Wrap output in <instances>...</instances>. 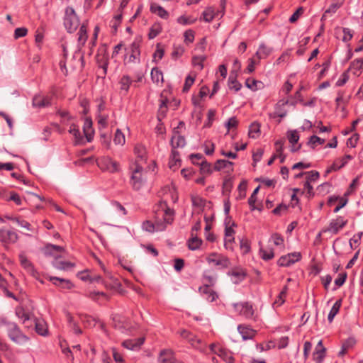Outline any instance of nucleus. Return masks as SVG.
I'll return each mask as SVG.
<instances>
[{
	"label": "nucleus",
	"mask_w": 363,
	"mask_h": 363,
	"mask_svg": "<svg viewBox=\"0 0 363 363\" xmlns=\"http://www.w3.org/2000/svg\"><path fill=\"white\" fill-rule=\"evenodd\" d=\"M68 131L74 136L75 143L77 144L82 143L83 137L81 135L78 126H77L74 123H72Z\"/></svg>",
	"instance_id": "ea45409f"
},
{
	"label": "nucleus",
	"mask_w": 363,
	"mask_h": 363,
	"mask_svg": "<svg viewBox=\"0 0 363 363\" xmlns=\"http://www.w3.org/2000/svg\"><path fill=\"white\" fill-rule=\"evenodd\" d=\"M120 89L121 91L128 93L130 86L133 83V80L128 75H123L119 80Z\"/></svg>",
	"instance_id": "c9c22d12"
},
{
	"label": "nucleus",
	"mask_w": 363,
	"mask_h": 363,
	"mask_svg": "<svg viewBox=\"0 0 363 363\" xmlns=\"http://www.w3.org/2000/svg\"><path fill=\"white\" fill-rule=\"evenodd\" d=\"M199 290L203 298L209 302L216 301L218 297L216 292L214 291L208 284H204L199 287Z\"/></svg>",
	"instance_id": "f3484780"
},
{
	"label": "nucleus",
	"mask_w": 363,
	"mask_h": 363,
	"mask_svg": "<svg viewBox=\"0 0 363 363\" xmlns=\"http://www.w3.org/2000/svg\"><path fill=\"white\" fill-rule=\"evenodd\" d=\"M15 313L16 316L22 320L23 323L29 320L28 314L25 311L24 308L21 306H18L16 308Z\"/></svg>",
	"instance_id": "680f3d73"
},
{
	"label": "nucleus",
	"mask_w": 363,
	"mask_h": 363,
	"mask_svg": "<svg viewBox=\"0 0 363 363\" xmlns=\"http://www.w3.org/2000/svg\"><path fill=\"white\" fill-rule=\"evenodd\" d=\"M62 251H63V248L58 245L49 244L45 247V253L55 257V259L52 262V266L55 269L64 271L72 269L74 267V263L61 261L57 259V253Z\"/></svg>",
	"instance_id": "7ed1b4c3"
},
{
	"label": "nucleus",
	"mask_w": 363,
	"mask_h": 363,
	"mask_svg": "<svg viewBox=\"0 0 363 363\" xmlns=\"http://www.w3.org/2000/svg\"><path fill=\"white\" fill-rule=\"evenodd\" d=\"M216 354L227 363L234 362V357H233L232 353L223 347H219L218 349Z\"/></svg>",
	"instance_id": "2f4dec72"
},
{
	"label": "nucleus",
	"mask_w": 363,
	"mask_h": 363,
	"mask_svg": "<svg viewBox=\"0 0 363 363\" xmlns=\"http://www.w3.org/2000/svg\"><path fill=\"white\" fill-rule=\"evenodd\" d=\"M64 25L69 33L74 32L79 26V20L74 9L68 6L65 9Z\"/></svg>",
	"instance_id": "423d86ee"
},
{
	"label": "nucleus",
	"mask_w": 363,
	"mask_h": 363,
	"mask_svg": "<svg viewBox=\"0 0 363 363\" xmlns=\"http://www.w3.org/2000/svg\"><path fill=\"white\" fill-rule=\"evenodd\" d=\"M103 284L106 288L110 289H117L121 286V283L119 280L114 277L112 278V279L110 280V282L103 281Z\"/></svg>",
	"instance_id": "338daca9"
},
{
	"label": "nucleus",
	"mask_w": 363,
	"mask_h": 363,
	"mask_svg": "<svg viewBox=\"0 0 363 363\" xmlns=\"http://www.w3.org/2000/svg\"><path fill=\"white\" fill-rule=\"evenodd\" d=\"M187 340L194 347L202 352L206 350V345L203 344L201 340L197 338L194 335L192 334V336H189V338H187Z\"/></svg>",
	"instance_id": "a19ab883"
},
{
	"label": "nucleus",
	"mask_w": 363,
	"mask_h": 363,
	"mask_svg": "<svg viewBox=\"0 0 363 363\" xmlns=\"http://www.w3.org/2000/svg\"><path fill=\"white\" fill-rule=\"evenodd\" d=\"M301 259V254L298 252L281 256L277 261L279 267H289Z\"/></svg>",
	"instance_id": "9b49d317"
},
{
	"label": "nucleus",
	"mask_w": 363,
	"mask_h": 363,
	"mask_svg": "<svg viewBox=\"0 0 363 363\" xmlns=\"http://www.w3.org/2000/svg\"><path fill=\"white\" fill-rule=\"evenodd\" d=\"M97 164L100 169L111 173L118 172L121 170L119 162L108 157L99 159Z\"/></svg>",
	"instance_id": "0eeeda50"
},
{
	"label": "nucleus",
	"mask_w": 363,
	"mask_h": 363,
	"mask_svg": "<svg viewBox=\"0 0 363 363\" xmlns=\"http://www.w3.org/2000/svg\"><path fill=\"white\" fill-rule=\"evenodd\" d=\"M145 338L129 339L122 342V346L130 350H138L144 343Z\"/></svg>",
	"instance_id": "412c9836"
},
{
	"label": "nucleus",
	"mask_w": 363,
	"mask_h": 363,
	"mask_svg": "<svg viewBox=\"0 0 363 363\" xmlns=\"http://www.w3.org/2000/svg\"><path fill=\"white\" fill-rule=\"evenodd\" d=\"M206 60V56L203 55H198V56H194L192 57L191 63L192 65L196 67H199L200 70L203 69V62Z\"/></svg>",
	"instance_id": "3c124183"
},
{
	"label": "nucleus",
	"mask_w": 363,
	"mask_h": 363,
	"mask_svg": "<svg viewBox=\"0 0 363 363\" xmlns=\"http://www.w3.org/2000/svg\"><path fill=\"white\" fill-rule=\"evenodd\" d=\"M150 11L152 13L156 14L162 19L167 20L169 18V12L157 3H152L150 4Z\"/></svg>",
	"instance_id": "5701e85b"
},
{
	"label": "nucleus",
	"mask_w": 363,
	"mask_h": 363,
	"mask_svg": "<svg viewBox=\"0 0 363 363\" xmlns=\"http://www.w3.org/2000/svg\"><path fill=\"white\" fill-rule=\"evenodd\" d=\"M204 152L207 155H211L214 152L215 144L210 140L206 141L203 144Z\"/></svg>",
	"instance_id": "774afa93"
},
{
	"label": "nucleus",
	"mask_w": 363,
	"mask_h": 363,
	"mask_svg": "<svg viewBox=\"0 0 363 363\" xmlns=\"http://www.w3.org/2000/svg\"><path fill=\"white\" fill-rule=\"evenodd\" d=\"M259 255L262 259L268 261L274 258V253L272 248L260 249Z\"/></svg>",
	"instance_id": "13d9d810"
},
{
	"label": "nucleus",
	"mask_w": 363,
	"mask_h": 363,
	"mask_svg": "<svg viewBox=\"0 0 363 363\" xmlns=\"http://www.w3.org/2000/svg\"><path fill=\"white\" fill-rule=\"evenodd\" d=\"M84 133L88 142L91 141L94 135V130L92 128V121L90 118H86L84 122L83 126Z\"/></svg>",
	"instance_id": "c756f323"
},
{
	"label": "nucleus",
	"mask_w": 363,
	"mask_h": 363,
	"mask_svg": "<svg viewBox=\"0 0 363 363\" xmlns=\"http://www.w3.org/2000/svg\"><path fill=\"white\" fill-rule=\"evenodd\" d=\"M1 322L7 325L8 336L11 341L22 345L29 340V337L22 333L15 323L8 322L6 320H2Z\"/></svg>",
	"instance_id": "20e7f679"
},
{
	"label": "nucleus",
	"mask_w": 363,
	"mask_h": 363,
	"mask_svg": "<svg viewBox=\"0 0 363 363\" xmlns=\"http://www.w3.org/2000/svg\"><path fill=\"white\" fill-rule=\"evenodd\" d=\"M50 104V99L48 96L38 95L33 99V106L37 108L48 106Z\"/></svg>",
	"instance_id": "cd10ccee"
},
{
	"label": "nucleus",
	"mask_w": 363,
	"mask_h": 363,
	"mask_svg": "<svg viewBox=\"0 0 363 363\" xmlns=\"http://www.w3.org/2000/svg\"><path fill=\"white\" fill-rule=\"evenodd\" d=\"M18 240V235L13 230L0 229V242L5 244L15 243Z\"/></svg>",
	"instance_id": "4468645a"
},
{
	"label": "nucleus",
	"mask_w": 363,
	"mask_h": 363,
	"mask_svg": "<svg viewBox=\"0 0 363 363\" xmlns=\"http://www.w3.org/2000/svg\"><path fill=\"white\" fill-rule=\"evenodd\" d=\"M134 152L137 156L138 163L140 162H145L147 159V152L145 146L142 145H136L134 148Z\"/></svg>",
	"instance_id": "72a5a7b5"
},
{
	"label": "nucleus",
	"mask_w": 363,
	"mask_h": 363,
	"mask_svg": "<svg viewBox=\"0 0 363 363\" xmlns=\"http://www.w3.org/2000/svg\"><path fill=\"white\" fill-rule=\"evenodd\" d=\"M341 6L338 4H337L335 2H333L330 6L328 7V9H327L324 13L323 14L321 18H320V21L322 22H324L325 21L328 15H330L332 16L333 14H334L335 13H336V11H337V9L339 8H340Z\"/></svg>",
	"instance_id": "c03bdc74"
},
{
	"label": "nucleus",
	"mask_w": 363,
	"mask_h": 363,
	"mask_svg": "<svg viewBox=\"0 0 363 363\" xmlns=\"http://www.w3.org/2000/svg\"><path fill=\"white\" fill-rule=\"evenodd\" d=\"M162 25L160 22L154 23L150 28L149 33L147 34L148 38L150 40L155 38L158 35H160L162 33Z\"/></svg>",
	"instance_id": "7c9ffc66"
},
{
	"label": "nucleus",
	"mask_w": 363,
	"mask_h": 363,
	"mask_svg": "<svg viewBox=\"0 0 363 363\" xmlns=\"http://www.w3.org/2000/svg\"><path fill=\"white\" fill-rule=\"evenodd\" d=\"M288 103L289 101L285 100L279 101L274 106V111L273 113H269V117L272 118H275L277 117L284 118L287 114V111L285 108V106Z\"/></svg>",
	"instance_id": "dca6fc26"
},
{
	"label": "nucleus",
	"mask_w": 363,
	"mask_h": 363,
	"mask_svg": "<svg viewBox=\"0 0 363 363\" xmlns=\"http://www.w3.org/2000/svg\"><path fill=\"white\" fill-rule=\"evenodd\" d=\"M35 328L36 333L42 336L48 335V325L44 320L36 319L35 321Z\"/></svg>",
	"instance_id": "473e14b6"
},
{
	"label": "nucleus",
	"mask_w": 363,
	"mask_h": 363,
	"mask_svg": "<svg viewBox=\"0 0 363 363\" xmlns=\"http://www.w3.org/2000/svg\"><path fill=\"white\" fill-rule=\"evenodd\" d=\"M276 153L279 158H280V162L282 163L284 162L286 156L283 155L284 151V141L282 140H279L275 142L274 144Z\"/></svg>",
	"instance_id": "a18cd8bd"
},
{
	"label": "nucleus",
	"mask_w": 363,
	"mask_h": 363,
	"mask_svg": "<svg viewBox=\"0 0 363 363\" xmlns=\"http://www.w3.org/2000/svg\"><path fill=\"white\" fill-rule=\"evenodd\" d=\"M238 330L243 340H252L257 334L255 330L246 325H239Z\"/></svg>",
	"instance_id": "6ab92c4d"
},
{
	"label": "nucleus",
	"mask_w": 363,
	"mask_h": 363,
	"mask_svg": "<svg viewBox=\"0 0 363 363\" xmlns=\"http://www.w3.org/2000/svg\"><path fill=\"white\" fill-rule=\"evenodd\" d=\"M185 125L183 121H180L179 123V125L174 129L173 135L171 138V145L172 150H175L178 147H183L186 145V140L184 136L181 135L178 131V129L180 127H184Z\"/></svg>",
	"instance_id": "9d476101"
},
{
	"label": "nucleus",
	"mask_w": 363,
	"mask_h": 363,
	"mask_svg": "<svg viewBox=\"0 0 363 363\" xmlns=\"http://www.w3.org/2000/svg\"><path fill=\"white\" fill-rule=\"evenodd\" d=\"M113 325L118 329L122 333H128L130 330V323L124 317L119 315L113 316Z\"/></svg>",
	"instance_id": "ddd939ff"
},
{
	"label": "nucleus",
	"mask_w": 363,
	"mask_h": 363,
	"mask_svg": "<svg viewBox=\"0 0 363 363\" xmlns=\"http://www.w3.org/2000/svg\"><path fill=\"white\" fill-rule=\"evenodd\" d=\"M232 281L234 283H238L242 281L245 277V273L242 270L234 269L229 272Z\"/></svg>",
	"instance_id": "37998d69"
},
{
	"label": "nucleus",
	"mask_w": 363,
	"mask_h": 363,
	"mask_svg": "<svg viewBox=\"0 0 363 363\" xmlns=\"http://www.w3.org/2000/svg\"><path fill=\"white\" fill-rule=\"evenodd\" d=\"M131 173L130 184L135 190H139L146 182L145 173L143 167L135 161L130 165Z\"/></svg>",
	"instance_id": "f03ea898"
},
{
	"label": "nucleus",
	"mask_w": 363,
	"mask_h": 363,
	"mask_svg": "<svg viewBox=\"0 0 363 363\" xmlns=\"http://www.w3.org/2000/svg\"><path fill=\"white\" fill-rule=\"evenodd\" d=\"M108 115L106 113H98L96 121L99 128H106L108 125Z\"/></svg>",
	"instance_id": "864d4df0"
},
{
	"label": "nucleus",
	"mask_w": 363,
	"mask_h": 363,
	"mask_svg": "<svg viewBox=\"0 0 363 363\" xmlns=\"http://www.w3.org/2000/svg\"><path fill=\"white\" fill-rule=\"evenodd\" d=\"M199 166L201 174H211L214 169V167H212L211 164L207 162L206 160H203L201 162Z\"/></svg>",
	"instance_id": "09e8293b"
},
{
	"label": "nucleus",
	"mask_w": 363,
	"mask_h": 363,
	"mask_svg": "<svg viewBox=\"0 0 363 363\" xmlns=\"http://www.w3.org/2000/svg\"><path fill=\"white\" fill-rule=\"evenodd\" d=\"M342 306V299H338L333 304L332 308L330 309L328 315V320L330 323H332L335 315L338 313L340 308Z\"/></svg>",
	"instance_id": "58836bf2"
},
{
	"label": "nucleus",
	"mask_w": 363,
	"mask_h": 363,
	"mask_svg": "<svg viewBox=\"0 0 363 363\" xmlns=\"http://www.w3.org/2000/svg\"><path fill=\"white\" fill-rule=\"evenodd\" d=\"M354 157L350 155H345L341 158H337L335 160L337 162V169H340L344 167L350 161L352 160Z\"/></svg>",
	"instance_id": "5fc2aeb1"
},
{
	"label": "nucleus",
	"mask_w": 363,
	"mask_h": 363,
	"mask_svg": "<svg viewBox=\"0 0 363 363\" xmlns=\"http://www.w3.org/2000/svg\"><path fill=\"white\" fill-rule=\"evenodd\" d=\"M324 143L325 140L316 135H312L307 143L308 145L313 149H314L318 145H323Z\"/></svg>",
	"instance_id": "bf43d9fd"
},
{
	"label": "nucleus",
	"mask_w": 363,
	"mask_h": 363,
	"mask_svg": "<svg viewBox=\"0 0 363 363\" xmlns=\"http://www.w3.org/2000/svg\"><path fill=\"white\" fill-rule=\"evenodd\" d=\"M233 162L226 160H218L214 164V170L225 169L227 173L230 174L233 172Z\"/></svg>",
	"instance_id": "b1692460"
},
{
	"label": "nucleus",
	"mask_w": 363,
	"mask_h": 363,
	"mask_svg": "<svg viewBox=\"0 0 363 363\" xmlns=\"http://www.w3.org/2000/svg\"><path fill=\"white\" fill-rule=\"evenodd\" d=\"M175 360L174 352L169 349L161 350L157 359L158 363H175Z\"/></svg>",
	"instance_id": "aec40b11"
},
{
	"label": "nucleus",
	"mask_w": 363,
	"mask_h": 363,
	"mask_svg": "<svg viewBox=\"0 0 363 363\" xmlns=\"http://www.w3.org/2000/svg\"><path fill=\"white\" fill-rule=\"evenodd\" d=\"M235 311L240 315L244 317L247 320H252L256 321L257 320V315L252 303L249 302H240L233 304Z\"/></svg>",
	"instance_id": "39448f33"
},
{
	"label": "nucleus",
	"mask_w": 363,
	"mask_h": 363,
	"mask_svg": "<svg viewBox=\"0 0 363 363\" xmlns=\"http://www.w3.org/2000/svg\"><path fill=\"white\" fill-rule=\"evenodd\" d=\"M273 51V48L267 46L264 43H262L259 45L256 53L255 56L257 59L262 60L268 57Z\"/></svg>",
	"instance_id": "bb28decb"
},
{
	"label": "nucleus",
	"mask_w": 363,
	"mask_h": 363,
	"mask_svg": "<svg viewBox=\"0 0 363 363\" xmlns=\"http://www.w3.org/2000/svg\"><path fill=\"white\" fill-rule=\"evenodd\" d=\"M206 261L209 264L218 267L220 269L227 268L230 264L229 259L219 253H211L206 257Z\"/></svg>",
	"instance_id": "1a4fd4ad"
},
{
	"label": "nucleus",
	"mask_w": 363,
	"mask_h": 363,
	"mask_svg": "<svg viewBox=\"0 0 363 363\" xmlns=\"http://www.w3.org/2000/svg\"><path fill=\"white\" fill-rule=\"evenodd\" d=\"M287 138L289 143L291 144L290 150L292 152L298 151L301 147V144H297L299 140V134L297 130H293L288 131Z\"/></svg>",
	"instance_id": "a211bd4d"
},
{
	"label": "nucleus",
	"mask_w": 363,
	"mask_h": 363,
	"mask_svg": "<svg viewBox=\"0 0 363 363\" xmlns=\"http://www.w3.org/2000/svg\"><path fill=\"white\" fill-rule=\"evenodd\" d=\"M77 35H78V39H77L78 47L79 48H81L82 47H83L85 45L87 38H88L87 29H86V26L85 25H82L80 27Z\"/></svg>",
	"instance_id": "f704fd0d"
},
{
	"label": "nucleus",
	"mask_w": 363,
	"mask_h": 363,
	"mask_svg": "<svg viewBox=\"0 0 363 363\" xmlns=\"http://www.w3.org/2000/svg\"><path fill=\"white\" fill-rule=\"evenodd\" d=\"M174 211L173 209L167 207L164 210L157 212V220L155 223L146 220L143 222L142 228L144 230L153 233L155 231H162L166 229L167 225L174 220Z\"/></svg>",
	"instance_id": "f257e3e1"
},
{
	"label": "nucleus",
	"mask_w": 363,
	"mask_h": 363,
	"mask_svg": "<svg viewBox=\"0 0 363 363\" xmlns=\"http://www.w3.org/2000/svg\"><path fill=\"white\" fill-rule=\"evenodd\" d=\"M187 244L189 250H196L201 247L202 240L197 237H193L188 240Z\"/></svg>",
	"instance_id": "6e6d98bb"
},
{
	"label": "nucleus",
	"mask_w": 363,
	"mask_h": 363,
	"mask_svg": "<svg viewBox=\"0 0 363 363\" xmlns=\"http://www.w3.org/2000/svg\"><path fill=\"white\" fill-rule=\"evenodd\" d=\"M195 75L192 76L191 74L188 75L185 79V82L183 87V91L186 92L188 91L191 86L194 84L195 82Z\"/></svg>",
	"instance_id": "69168bd1"
},
{
	"label": "nucleus",
	"mask_w": 363,
	"mask_h": 363,
	"mask_svg": "<svg viewBox=\"0 0 363 363\" xmlns=\"http://www.w3.org/2000/svg\"><path fill=\"white\" fill-rule=\"evenodd\" d=\"M185 52V49L182 45H174L172 52V57L174 60L182 57Z\"/></svg>",
	"instance_id": "0e129e2a"
},
{
	"label": "nucleus",
	"mask_w": 363,
	"mask_h": 363,
	"mask_svg": "<svg viewBox=\"0 0 363 363\" xmlns=\"http://www.w3.org/2000/svg\"><path fill=\"white\" fill-rule=\"evenodd\" d=\"M111 208L113 211L116 212L119 216H125L127 214V211L125 208L118 201H112L111 203Z\"/></svg>",
	"instance_id": "4d7b16f0"
},
{
	"label": "nucleus",
	"mask_w": 363,
	"mask_h": 363,
	"mask_svg": "<svg viewBox=\"0 0 363 363\" xmlns=\"http://www.w3.org/2000/svg\"><path fill=\"white\" fill-rule=\"evenodd\" d=\"M335 35L338 38L342 33V40L345 43L350 42L353 37V31L349 28L337 27L335 29Z\"/></svg>",
	"instance_id": "a878e982"
},
{
	"label": "nucleus",
	"mask_w": 363,
	"mask_h": 363,
	"mask_svg": "<svg viewBox=\"0 0 363 363\" xmlns=\"http://www.w3.org/2000/svg\"><path fill=\"white\" fill-rule=\"evenodd\" d=\"M150 74L154 83L159 84L163 82V74L158 68H152Z\"/></svg>",
	"instance_id": "de8ad7c7"
},
{
	"label": "nucleus",
	"mask_w": 363,
	"mask_h": 363,
	"mask_svg": "<svg viewBox=\"0 0 363 363\" xmlns=\"http://www.w3.org/2000/svg\"><path fill=\"white\" fill-rule=\"evenodd\" d=\"M326 354V348L323 346V340H320L313 352V359L315 363H322Z\"/></svg>",
	"instance_id": "2eb2a0df"
},
{
	"label": "nucleus",
	"mask_w": 363,
	"mask_h": 363,
	"mask_svg": "<svg viewBox=\"0 0 363 363\" xmlns=\"http://www.w3.org/2000/svg\"><path fill=\"white\" fill-rule=\"evenodd\" d=\"M49 280L55 286L62 289H71L74 285L69 279H65L57 277H50Z\"/></svg>",
	"instance_id": "4be33fe9"
},
{
	"label": "nucleus",
	"mask_w": 363,
	"mask_h": 363,
	"mask_svg": "<svg viewBox=\"0 0 363 363\" xmlns=\"http://www.w3.org/2000/svg\"><path fill=\"white\" fill-rule=\"evenodd\" d=\"M339 199L338 205L335 208L334 213H337L342 208H343L347 203V199L344 198H338L336 196H331L328 199V203L332 204L333 202L337 201Z\"/></svg>",
	"instance_id": "49530a36"
},
{
	"label": "nucleus",
	"mask_w": 363,
	"mask_h": 363,
	"mask_svg": "<svg viewBox=\"0 0 363 363\" xmlns=\"http://www.w3.org/2000/svg\"><path fill=\"white\" fill-rule=\"evenodd\" d=\"M128 53H130V56L128 57V62L133 63H138L140 62V43L138 40H134L128 48Z\"/></svg>",
	"instance_id": "f8f14e48"
},
{
	"label": "nucleus",
	"mask_w": 363,
	"mask_h": 363,
	"mask_svg": "<svg viewBox=\"0 0 363 363\" xmlns=\"http://www.w3.org/2000/svg\"><path fill=\"white\" fill-rule=\"evenodd\" d=\"M288 291L287 286H285L281 292L279 293V296L276 298V300L274 302V306H280L285 302V298L286 297V294Z\"/></svg>",
	"instance_id": "603ef678"
},
{
	"label": "nucleus",
	"mask_w": 363,
	"mask_h": 363,
	"mask_svg": "<svg viewBox=\"0 0 363 363\" xmlns=\"http://www.w3.org/2000/svg\"><path fill=\"white\" fill-rule=\"evenodd\" d=\"M347 223V220L342 216H337L335 219H333L328 227L323 228L319 233V236L324 233L330 232L333 234H337L338 232L343 228Z\"/></svg>",
	"instance_id": "6e6552de"
},
{
	"label": "nucleus",
	"mask_w": 363,
	"mask_h": 363,
	"mask_svg": "<svg viewBox=\"0 0 363 363\" xmlns=\"http://www.w3.org/2000/svg\"><path fill=\"white\" fill-rule=\"evenodd\" d=\"M203 20L206 22H211L215 17V12L212 8H207L202 13Z\"/></svg>",
	"instance_id": "e2e57ef3"
},
{
	"label": "nucleus",
	"mask_w": 363,
	"mask_h": 363,
	"mask_svg": "<svg viewBox=\"0 0 363 363\" xmlns=\"http://www.w3.org/2000/svg\"><path fill=\"white\" fill-rule=\"evenodd\" d=\"M350 69L353 72L354 74L359 75L363 69V58L353 60L350 65Z\"/></svg>",
	"instance_id": "e433bc0d"
},
{
	"label": "nucleus",
	"mask_w": 363,
	"mask_h": 363,
	"mask_svg": "<svg viewBox=\"0 0 363 363\" xmlns=\"http://www.w3.org/2000/svg\"><path fill=\"white\" fill-rule=\"evenodd\" d=\"M181 160L179 157V153L176 150H172L169 161V167L170 169L175 171L180 166Z\"/></svg>",
	"instance_id": "c85d7f7f"
},
{
	"label": "nucleus",
	"mask_w": 363,
	"mask_h": 363,
	"mask_svg": "<svg viewBox=\"0 0 363 363\" xmlns=\"http://www.w3.org/2000/svg\"><path fill=\"white\" fill-rule=\"evenodd\" d=\"M269 240L280 250L284 249V239L282 235L278 233H274L271 235Z\"/></svg>",
	"instance_id": "79ce46f5"
},
{
	"label": "nucleus",
	"mask_w": 363,
	"mask_h": 363,
	"mask_svg": "<svg viewBox=\"0 0 363 363\" xmlns=\"http://www.w3.org/2000/svg\"><path fill=\"white\" fill-rule=\"evenodd\" d=\"M19 260L21 265L32 276L35 277L37 274V272L35 269L33 264L27 259L24 253H21L19 255Z\"/></svg>",
	"instance_id": "393cba45"
},
{
	"label": "nucleus",
	"mask_w": 363,
	"mask_h": 363,
	"mask_svg": "<svg viewBox=\"0 0 363 363\" xmlns=\"http://www.w3.org/2000/svg\"><path fill=\"white\" fill-rule=\"evenodd\" d=\"M113 142L116 145H123L125 143V138L124 134L120 129L116 130Z\"/></svg>",
	"instance_id": "052dcab7"
},
{
	"label": "nucleus",
	"mask_w": 363,
	"mask_h": 363,
	"mask_svg": "<svg viewBox=\"0 0 363 363\" xmlns=\"http://www.w3.org/2000/svg\"><path fill=\"white\" fill-rule=\"evenodd\" d=\"M191 201L193 206L198 208L199 211L203 210L206 204V200L199 196H192Z\"/></svg>",
	"instance_id": "8fccbe9b"
},
{
	"label": "nucleus",
	"mask_w": 363,
	"mask_h": 363,
	"mask_svg": "<svg viewBox=\"0 0 363 363\" xmlns=\"http://www.w3.org/2000/svg\"><path fill=\"white\" fill-rule=\"evenodd\" d=\"M260 123L255 121L249 127L248 135L251 138H257L260 135Z\"/></svg>",
	"instance_id": "4c0bfd02"
}]
</instances>
